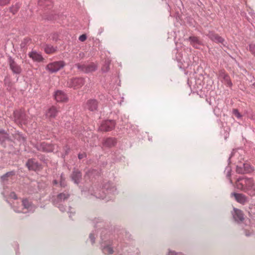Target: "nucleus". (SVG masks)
Returning a JSON list of instances; mask_svg holds the SVG:
<instances>
[{
  "label": "nucleus",
  "instance_id": "f257e3e1",
  "mask_svg": "<svg viewBox=\"0 0 255 255\" xmlns=\"http://www.w3.org/2000/svg\"><path fill=\"white\" fill-rule=\"evenodd\" d=\"M254 183L251 178H239L236 181L235 186L238 189L248 193Z\"/></svg>",
  "mask_w": 255,
  "mask_h": 255
},
{
  "label": "nucleus",
  "instance_id": "f03ea898",
  "mask_svg": "<svg viewBox=\"0 0 255 255\" xmlns=\"http://www.w3.org/2000/svg\"><path fill=\"white\" fill-rule=\"evenodd\" d=\"M65 65V63L63 61H59L49 63L46 67L50 73H55L62 69Z\"/></svg>",
  "mask_w": 255,
  "mask_h": 255
},
{
  "label": "nucleus",
  "instance_id": "7ed1b4c3",
  "mask_svg": "<svg viewBox=\"0 0 255 255\" xmlns=\"http://www.w3.org/2000/svg\"><path fill=\"white\" fill-rule=\"evenodd\" d=\"M14 122L18 125L26 124L25 114L21 111H16L13 113Z\"/></svg>",
  "mask_w": 255,
  "mask_h": 255
},
{
  "label": "nucleus",
  "instance_id": "20e7f679",
  "mask_svg": "<svg viewBox=\"0 0 255 255\" xmlns=\"http://www.w3.org/2000/svg\"><path fill=\"white\" fill-rule=\"evenodd\" d=\"M77 66L78 69L86 73L94 72L97 68V65L94 63L87 65H80L78 64Z\"/></svg>",
  "mask_w": 255,
  "mask_h": 255
},
{
  "label": "nucleus",
  "instance_id": "39448f33",
  "mask_svg": "<svg viewBox=\"0 0 255 255\" xmlns=\"http://www.w3.org/2000/svg\"><path fill=\"white\" fill-rule=\"evenodd\" d=\"M115 127V122L112 120L103 122L100 127L101 131H108L112 130Z\"/></svg>",
  "mask_w": 255,
  "mask_h": 255
},
{
  "label": "nucleus",
  "instance_id": "423d86ee",
  "mask_svg": "<svg viewBox=\"0 0 255 255\" xmlns=\"http://www.w3.org/2000/svg\"><path fill=\"white\" fill-rule=\"evenodd\" d=\"M84 84V79L82 78L72 79L68 82L69 86L74 88H79Z\"/></svg>",
  "mask_w": 255,
  "mask_h": 255
},
{
  "label": "nucleus",
  "instance_id": "0eeeda50",
  "mask_svg": "<svg viewBox=\"0 0 255 255\" xmlns=\"http://www.w3.org/2000/svg\"><path fill=\"white\" fill-rule=\"evenodd\" d=\"M59 111L55 106H51L46 112V117L49 119H52L55 118L57 116Z\"/></svg>",
  "mask_w": 255,
  "mask_h": 255
},
{
  "label": "nucleus",
  "instance_id": "6e6552de",
  "mask_svg": "<svg viewBox=\"0 0 255 255\" xmlns=\"http://www.w3.org/2000/svg\"><path fill=\"white\" fill-rule=\"evenodd\" d=\"M55 99L58 102H66L68 101L67 95L62 91H57L54 95Z\"/></svg>",
  "mask_w": 255,
  "mask_h": 255
},
{
  "label": "nucleus",
  "instance_id": "1a4fd4ad",
  "mask_svg": "<svg viewBox=\"0 0 255 255\" xmlns=\"http://www.w3.org/2000/svg\"><path fill=\"white\" fill-rule=\"evenodd\" d=\"M98 108V102L95 100H90L87 101L85 105V108L91 111H95Z\"/></svg>",
  "mask_w": 255,
  "mask_h": 255
},
{
  "label": "nucleus",
  "instance_id": "9d476101",
  "mask_svg": "<svg viewBox=\"0 0 255 255\" xmlns=\"http://www.w3.org/2000/svg\"><path fill=\"white\" fill-rule=\"evenodd\" d=\"M38 150H42L46 152H52L54 151L55 148L54 145L47 144L45 142L41 143L38 147Z\"/></svg>",
  "mask_w": 255,
  "mask_h": 255
},
{
  "label": "nucleus",
  "instance_id": "9b49d317",
  "mask_svg": "<svg viewBox=\"0 0 255 255\" xmlns=\"http://www.w3.org/2000/svg\"><path fill=\"white\" fill-rule=\"evenodd\" d=\"M209 37L212 41L224 45L225 40L217 34L211 32L209 34Z\"/></svg>",
  "mask_w": 255,
  "mask_h": 255
},
{
  "label": "nucleus",
  "instance_id": "f8f14e48",
  "mask_svg": "<svg viewBox=\"0 0 255 255\" xmlns=\"http://www.w3.org/2000/svg\"><path fill=\"white\" fill-rule=\"evenodd\" d=\"M9 66L10 69L15 74H19L21 72V69L12 59L9 61Z\"/></svg>",
  "mask_w": 255,
  "mask_h": 255
},
{
  "label": "nucleus",
  "instance_id": "ddd939ff",
  "mask_svg": "<svg viewBox=\"0 0 255 255\" xmlns=\"http://www.w3.org/2000/svg\"><path fill=\"white\" fill-rule=\"evenodd\" d=\"M26 166L29 170H36L39 168L38 163L33 159L28 160L26 163Z\"/></svg>",
  "mask_w": 255,
  "mask_h": 255
},
{
  "label": "nucleus",
  "instance_id": "4468645a",
  "mask_svg": "<svg viewBox=\"0 0 255 255\" xmlns=\"http://www.w3.org/2000/svg\"><path fill=\"white\" fill-rule=\"evenodd\" d=\"M232 195L235 197L236 200L240 203L244 204L247 202L246 197L242 194L233 193Z\"/></svg>",
  "mask_w": 255,
  "mask_h": 255
},
{
  "label": "nucleus",
  "instance_id": "2eb2a0df",
  "mask_svg": "<svg viewBox=\"0 0 255 255\" xmlns=\"http://www.w3.org/2000/svg\"><path fill=\"white\" fill-rule=\"evenodd\" d=\"M235 214L234 218L237 221H242L244 220V215L242 211L239 209H234Z\"/></svg>",
  "mask_w": 255,
  "mask_h": 255
},
{
  "label": "nucleus",
  "instance_id": "dca6fc26",
  "mask_svg": "<svg viewBox=\"0 0 255 255\" xmlns=\"http://www.w3.org/2000/svg\"><path fill=\"white\" fill-rule=\"evenodd\" d=\"M28 55L35 61L40 62L42 61L43 59L42 56L36 52H31L29 53Z\"/></svg>",
  "mask_w": 255,
  "mask_h": 255
},
{
  "label": "nucleus",
  "instance_id": "f3484780",
  "mask_svg": "<svg viewBox=\"0 0 255 255\" xmlns=\"http://www.w3.org/2000/svg\"><path fill=\"white\" fill-rule=\"evenodd\" d=\"M82 174L79 171H74L73 172L71 175V178L72 180L74 181V182L76 184H78L80 181V179L81 178Z\"/></svg>",
  "mask_w": 255,
  "mask_h": 255
},
{
  "label": "nucleus",
  "instance_id": "a211bd4d",
  "mask_svg": "<svg viewBox=\"0 0 255 255\" xmlns=\"http://www.w3.org/2000/svg\"><path fill=\"white\" fill-rule=\"evenodd\" d=\"M116 140L114 138H108L105 139L103 142V145L105 146L111 147L116 145Z\"/></svg>",
  "mask_w": 255,
  "mask_h": 255
},
{
  "label": "nucleus",
  "instance_id": "6ab92c4d",
  "mask_svg": "<svg viewBox=\"0 0 255 255\" xmlns=\"http://www.w3.org/2000/svg\"><path fill=\"white\" fill-rule=\"evenodd\" d=\"M189 39L190 41L191 45L196 48H198L197 46L201 44V42L197 37H190Z\"/></svg>",
  "mask_w": 255,
  "mask_h": 255
},
{
  "label": "nucleus",
  "instance_id": "aec40b11",
  "mask_svg": "<svg viewBox=\"0 0 255 255\" xmlns=\"http://www.w3.org/2000/svg\"><path fill=\"white\" fill-rule=\"evenodd\" d=\"M14 175L13 171L8 172L1 177V180L2 182L8 180V178L12 177Z\"/></svg>",
  "mask_w": 255,
  "mask_h": 255
},
{
  "label": "nucleus",
  "instance_id": "412c9836",
  "mask_svg": "<svg viewBox=\"0 0 255 255\" xmlns=\"http://www.w3.org/2000/svg\"><path fill=\"white\" fill-rule=\"evenodd\" d=\"M44 50L47 54H52L55 52L56 49L52 46L47 45L45 46Z\"/></svg>",
  "mask_w": 255,
  "mask_h": 255
},
{
  "label": "nucleus",
  "instance_id": "4be33fe9",
  "mask_svg": "<svg viewBox=\"0 0 255 255\" xmlns=\"http://www.w3.org/2000/svg\"><path fill=\"white\" fill-rule=\"evenodd\" d=\"M8 138V134L4 130H0V141H4Z\"/></svg>",
  "mask_w": 255,
  "mask_h": 255
},
{
  "label": "nucleus",
  "instance_id": "5701e85b",
  "mask_svg": "<svg viewBox=\"0 0 255 255\" xmlns=\"http://www.w3.org/2000/svg\"><path fill=\"white\" fill-rule=\"evenodd\" d=\"M103 252L105 254H112L113 253V249L110 246L105 247L103 249Z\"/></svg>",
  "mask_w": 255,
  "mask_h": 255
},
{
  "label": "nucleus",
  "instance_id": "b1692460",
  "mask_svg": "<svg viewBox=\"0 0 255 255\" xmlns=\"http://www.w3.org/2000/svg\"><path fill=\"white\" fill-rule=\"evenodd\" d=\"M19 8V5H18V4H16L10 7V11L13 14H15L18 11Z\"/></svg>",
  "mask_w": 255,
  "mask_h": 255
},
{
  "label": "nucleus",
  "instance_id": "393cba45",
  "mask_svg": "<svg viewBox=\"0 0 255 255\" xmlns=\"http://www.w3.org/2000/svg\"><path fill=\"white\" fill-rule=\"evenodd\" d=\"M251 170H252V169L251 170H250V169H247V170L245 169L244 170H243L242 169L241 167H240L239 166L237 167V172H238L239 173L244 174V173H246L249 172Z\"/></svg>",
  "mask_w": 255,
  "mask_h": 255
},
{
  "label": "nucleus",
  "instance_id": "a878e982",
  "mask_svg": "<svg viewBox=\"0 0 255 255\" xmlns=\"http://www.w3.org/2000/svg\"><path fill=\"white\" fill-rule=\"evenodd\" d=\"M69 195L66 194L61 193L58 195V198L60 200H64L68 198Z\"/></svg>",
  "mask_w": 255,
  "mask_h": 255
},
{
  "label": "nucleus",
  "instance_id": "bb28decb",
  "mask_svg": "<svg viewBox=\"0 0 255 255\" xmlns=\"http://www.w3.org/2000/svg\"><path fill=\"white\" fill-rule=\"evenodd\" d=\"M22 203L23 207L26 209H28L30 205V202L27 199H23L22 201Z\"/></svg>",
  "mask_w": 255,
  "mask_h": 255
},
{
  "label": "nucleus",
  "instance_id": "cd10ccee",
  "mask_svg": "<svg viewBox=\"0 0 255 255\" xmlns=\"http://www.w3.org/2000/svg\"><path fill=\"white\" fill-rule=\"evenodd\" d=\"M248 193L252 196L255 195V183H254L253 186H252V188L249 191Z\"/></svg>",
  "mask_w": 255,
  "mask_h": 255
},
{
  "label": "nucleus",
  "instance_id": "c85d7f7f",
  "mask_svg": "<svg viewBox=\"0 0 255 255\" xmlns=\"http://www.w3.org/2000/svg\"><path fill=\"white\" fill-rule=\"evenodd\" d=\"M233 114L238 118L241 117V115L237 109H234L233 111Z\"/></svg>",
  "mask_w": 255,
  "mask_h": 255
},
{
  "label": "nucleus",
  "instance_id": "c756f323",
  "mask_svg": "<svg viewBox=\"0 0 255 255\" xmlns=\"http://www.w3.org/2000/svg\"><path fill=\"white\" fill-rule=\"evenodd\" d=\"M10 0H0V5H5L9 2Z\"/></svg>",
  "mask_w": 255,
  "mask_h": 255
},
{
  "label": "nucleus",
  "instance_id": "7c9ffc66",
  "mask_svg": "<svg viewBox=\"0 0 255 255\" xmlns=\"http://www.w3.org/2000/svg\"><path fill=\"white\" fill-rule=\"evenodd\" d=\"M87 39V36L85 34H82L79 37V39L80 41L83 42L85 41Z\"/></svg>",
  "mask_w": 255,
  "mask_h": 255
},
{
  "label": "nucleus",
  "instance_id": "2f4dec72",
  "mask_svg": "<svg viewBox=\"0 0 255 255\" xmlns=\"http://www.w3.org/2000/svg\"><path fill=\"white\" fill-rule=\"evenodd\" d=\"M10 197L11 198H13V199H17L16 195V194H15V193L14 192H11V193L10 194Z\"/></svg>",
  "mask_w": 255,
  "mask_h": 255
},
{
  "label": "nucleus",
  "instance_id": "473e14b6",
  "mask_svg": "<svg viewBox=\"0 0 255 255\" xmlns=\"http://www.w3.org/2000/svg\"><path fill=\"white\" fill-rule=\"evenodd\" d=\"M86 156L85 153H80L78 154V158L81 159L83 158Z\"/></svg>",
  "mask_w": 255,
  "mask_h": 255
},
{
  "label": "nucleus",
  "instance_id": "72a5a7b5",
  "mask_svg": "<svg viewBox=\"0 0 255 255\" xmlns=\"http://www.w3.org/2000/svg\"><path fill=\"white\" fill-rule=\"evenodd\" d=\"M64 179H63L62 175L61 176V181H60V185L61 186H65V184L64 183Z\"/></svg>",
  "mask_w": 255,
  "mask_h": 255
},
{
  "label": "nucleus",
  "instance_id": "f704fd0d",
  "mask_svg": "<svg viewBox=\"0 0 255 255\" xmlns=\"http://www.w3.org/2000/svg\"><path fill=\"white\" fill-rule=\"evenodd\" d=\"M103 71H104V72H107L109 70V66H107L105 69V68L104 67L103 69H102Z\"/></svg>",
  "mask_w": 255,
  "mask_h": 255
},
{
  "label": "nucleus",
  "instance_id": "c9c22d12",
  "mask_svg": "<svg viewBox=\"0 0 255 255\" xmlns=\"http://www.w3.org/2000/svg\"><path fill=\"white\" fill-rule=\"evenodd\" d=\"M224 78H225V79H227V80H228V78H229V77H228V76L227 75H225Z\"/></svg>",
  "mask_w": 255,
  "mask_h": 255
},
{
  "label": "nucleus",
  "instance_id": "e433bc0d",
  "mask_svg": "<svg viewBox=\"0 0 255 255\" xmlns=\"http://www.w3.org/2000/svg\"><path fill=\"white\" fill-rule=\"evenodd\" d=\"M244 167H245V168H246V166H248V165L244 164Z\"/></svg>",
  "mask_w": 255,
  "mask_h": 255
},
{
  "label": "nucleus",
  "instance_id": "4c0bfd02",
  "mask_svg": "<svg viewBox=\"0 0 255 255\" xmlns=\"http://www.w3.org/2000/svg\"><path fill=\"white\" fill-rule=\"evenodd\" d=\"M228 84H229V85H231V82L230 81H229V82H228Z\"/></svg>",
  "mask_w": 255,
  "mask_h": 255
},
{
  "label": "nucleus",
  "instance_id": "58836bf2",
  "mask_svg": "<svg viewBox=\"0 0 255 255\" xmlns=\"http://www.w3.org/2000/svg\"><path fill=\"white\" fill-rule=\"evenodd\" d=\"M54 182L55 184H57V181H54Z\"/></svg>",
  "mask_w": 255,
  "mask_h": 255
}]
</instances>
